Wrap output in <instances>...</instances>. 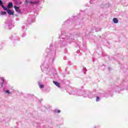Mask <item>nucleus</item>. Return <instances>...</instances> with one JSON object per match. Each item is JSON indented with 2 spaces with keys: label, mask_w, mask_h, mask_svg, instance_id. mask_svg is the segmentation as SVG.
Segmentation results:
<instances>
[{
  "label": "nucleus",
  "mask_w": 128,
  "mask_h": 128,
  "mask_svg": "<svg viewBox=\"0 0 128 128\" xmlns=\"http://www.w3.org/2000/svg\"><path fill=\"white\" fill-rule=\"evenodd\" d=\"M26 4H38V2L36 1L32 2L28 1V0H26Z\"/></svg>",
  "instance_id": "f257e3e1"
},
{
  "label": "nucleus",
  "mask_w": 128,
  "mask_h": 128,
  "mask_svg": "<svg viewBox=\"0 0 128 128\" xmlns=\"http://www.w3.org/2000/svg\"><path fill=\"white\" fill-rule=\"evenodd\" d=\"M7 12L9 16H14V12L10 10H7Z\"/></svg>",
  "instance_id": "f03ea898"
},
{
  "label": "nucleus",
  "mask_w": 128,
  "mask_h": 128,
  "mask_svg": "<svg viewBox=\"0 0 128 128\" xmlns=\"http://www.w3.org/2000/svg\"><path fill=\"white\" fill-rule=\"evenodd\" d=\"M14 8L15 9V10L16 12H18V13L20 12V7L14 6Z\"/></svg>",
  "instance_id": "7ed1b4c3"
},
{
  "label": "nucleus",
  "mask_w": 128,
  "mask_h": 128,
  "mask_svg": "<svg viewBox=\"0 0 128 128\" xmlns=\"http://www.w3.org/2000/svg\"><path fill=\"white\" fill-rule=\"evenodd\" d=\"M14 6L12 2H10L7 6L8 8H12V7Z\"/></svg>",
  "instance_id": "20e7f679"
},
{
  "label": "nucleus",
  "mask_w": 128,
  "mask_h": 128,
  "mask_svg": "<svg viewBox=\"0 0 128 128\" xmlns=\"http://www.w3.org/2000/svg\"><path fill=\"white\" fill-rule=\"evenodd\" d=\"M113 22H114V24H118V20L116 18H114Z\"/></svg>",
  "instance_id": "39448f33"
},
{
  "label": "nucleus",
  "mask_w": 128,
  "mask_h": 128,
  "mask_svg": "<svg viewBox=\"0 0 128 128\" xmlns=\"http://www.w3.org/2000/svg\"><path fill=\"white\" fill-rule=\"evenodd\" d=\"M54 84H55V86H58V88H60V83H58V82H56V81H54L53 82Z\"/></svg>",
  "instance_id": "423d86ee"
},
{
  "label": "nucleus",
  "mask_w": 128,
  "mask_h": 128,
  "mask_svg": "<svg viewBox=\"0 0 128 128\" xmlns=\"http://www.w3.org/2000/svg\"><path fill=\"white\" fill-rule=\"evenodd\" d=\"M0 14L2 16H4V15L6 14V12H0Z\"/></svg>",
  "instance_id": "0eeeda50"
},
{
  "label": "nucleus",
  "mask_w": 128,
  "mask_h": 128,
  "mask_svg": "<svg viewBox=\"0 0 128 128\" xmlns=\"http://www.w3.org/2000/svg\"><path fill=\"white\" fill-rule=\"evenodd\" d=\"M5 93L8 94H10V92L8 90H7L5 91Z\"/></svg>",
  "instance_id": "6e6552de"
},
{
  "label": "nucleus",
  "mask_w": 128,
  "mask_h": 128,
  "mask_svg": "<svg viewBox=\"0 0 128 128\" xmlns=\"http://www.w3.org/2000/svg\"><path fill=\"white\" fill-rule=\"evenodd\" d=\"M39 86L40 88H44V85L42 84H39Z\"/></svg>",
  "instance_id": "1a4fd4ad"
},
{
  "label": "nucleus",
  "mask_w": 128,
  "mask_h": 128,
  "mask_svg": "<svg viewBox=\"0 0 128 128\" xmlns=\"http://www.w3.org/2000/svg\"><path fill=\"white\" fill-rule=\"evenodd\" d=\"M3 10H6V12H8V8H6V7L4 6L2 8Z\"/></svg>",
  "instance_id": "9d476101"
},
{
  "label": "nucleus",
  "mask_w": 128,
  "mask_h": 128,
  "mask_svg": "<svg viewBox=\"0 0 128 128\" xmlns=\"http://www.w3.org/2000/svg\"><path fill=\"white\" fill-rule=\"evenodd\" d=\"M98 100H100V98L96 97V102H98Z\"/></svg>",
  "instance_id": "9b49d317"
},
{
  "label": "nucleus",
  "mask_w": 128,
  "mask_h": 128,
  "mask_svg": "<svg viewBox=\"0 0 128 128\" xmlns=\"http://www.w3.org/2000/svg\"><path fill=\"white\" fill-rule=\"evenodd\" d=\"M4 3H2V0H0V6H1V4H3Z\"/></svg>",
  "instance_id": "f8f14e48"
},
{
  "label": "nucleus",
  "mask_w": 128,
  "mask_h": 128,
  "mask_svg": "<svg viewBox=\"0 0 128 128\" xmlns=\"http://www.w3.org/2000/svg\"><path fill=\"white\" fill-rule=\"evenodd\" d=\"M0 78L2 80V82L4 83V80L3 78Z\"/></svg>",
  "instance_id": "ddd939ff"
},
{
  "label": "nucleus",
  "mask_w": 128,
  "mask_h": 128,
  "mask_svg": "<svg viewBox=\"0 0 128 128\" xmlns=\"http://www.w3.org/2000/svg\"><path fill=\"white\" fill-rule=\"evenodd\" d=\"M1 6H2V8H3L4 6V4H1Z\"/></svg>",
  "instance_id": "4468645a"
},
{
  "label": "nucleus",
  "mask_w": 128,
  "mask_h": 128,
  "mask_svg": "<svg viewBox=\"0 0 128 128\" xmlns=\"http://www.w3.org/2000/svg\"><path fill=\"white\" fill-rule=\"evenodd\" d=\"M58 114H60V110H58Z\"/></svg>",
  "instance_id": "2eb2a0df"
},
{
  "label": "nucleus",
  "mask_w": 128,
  "mask_h": 128,
  "mask_svg": "<svg viewBox=\"0 0 128 128\" xmlns=\"http://www.w3.org/2000/svg\"><path fill=\"white\" fill-rule=\"evenodd\" d=\"M68 38H70V36H68Z\"/></svg>",
  "instance_id": "dca6fc26"
}]
</instances>
